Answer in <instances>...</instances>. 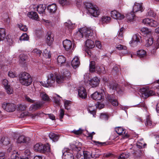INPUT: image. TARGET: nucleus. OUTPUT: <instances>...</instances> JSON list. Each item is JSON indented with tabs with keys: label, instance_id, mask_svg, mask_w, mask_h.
Returning <instances> with one entry per match:
<instances>
[{
	"label": "nucleus",
	"instance_id": "f257e3e1",
	"mask_svg": "<svg viewBox=\"0 0 159 159\" xmlns=\"http://www.w3.org/2000/svg\"><path fill=\"white\" fill-rule=\"evenodd\" d=\"M20 83L23 85L28 86L30 85L32 82V79L31 75L26 72H21L19 76Z\"/></svg>",
	"mask_w": 159,
	"mask_h": 159
},
{
	"label": "nucleus",
	"instance_id": "f03ea898",
	"mask_svg": "<svg viewBox=\"0 0 159 159\" xmlns=\"http://www.w3.org/2000/svg\"><path fill=\"white\" fill-rule=\"evenodd\" d=\"M84 5L86 9L91 15L97 17L100 14V11L96 6H93L92 3L88 2H85Z\"/></svg>",
	"mask_w": 159,
	"mask_h": 159
},
{
	"label": "nucleus",
	"instance_id": "7ed1b4c3",
	"mask_svg": "<svg viewBox=\"0 0 159 159\" xmlns=\"http://www.w3.org/2000/svg\"><path fill=\"white\" fill-rule=\"evenodd\" d=\"M79 34H81L82 38L84 36L90 39H91L93 35V30L89 28L85 27L80 29Z\"/></svg>",
	"mask_w": 159,
	"mask_h": 159
},
{
	"label": "nucleus",
	"instance_id": "20e7f679",
	"mask_svg": "<svg viewBox=\"0 0 159 159\" xmlns=\"http://www.w3.org/2000/svg\"><path fill=\"white\" fill-rule=\"evenodd\" d=\"M140 91L142 96L145 98H147L149 96L154 95L155 94L154 91L149 89L147 88H143L140 89Z\"/></svg>",
	"mask_w": 159,
	"mask_h": 159
},
{
	"label": "nucleus",
	"instance_id": "39448f33",
	"mask_svg": "<svg viewBox=\"0 0 159 159\" xmlns=\"http://www.w3.org/2000/svg\"><path fill=\"white\" fill-rule=\"evenodd\" d=\"M2 107L3 109L9 112L15 111L16 107L14 104L10 103H4L2 104Z\"/></svg>",
	"mask_w": 159,
	"mask_h": 159
},
{
	"label": "nucleus",
	"instance_id": "423d86ee",
	"mask_svg": "<svg viewBox=\"0 0 159 159\" xmlns=\"http://www.w3.org/2000/svg\"><path fill=\"white\" fill-rule=\"evenodd\" d=\"M48 78L47 80V84L45 85L42 84L43 83L42 82L41 84L43 86L46 87H48V86H52L55 81L56 76L52 74H50L48 76Z\"/></svg>",
	"mask_w": 159,
	"mask_h": 159
},
{
	"label": "nucleus",
	"instance_id": "0eeeda50",
	"mask_svg": "<svg viewBox=\"0 0 159 159\" xmlns=\"http://www.w3.org/2000/svg\"><path fill=\"white\" fill-rule=\"evenodd\" d=\"M115 129L116 132L119 135H122L124 139L128 138L129 136L126 129L121 127H116L115 128Z\"/></svg>",
	"mask_w": 159,
	"mask_h": 159
},
{
	"label": "nucleus",
	"instance_id": "6e6552de",
	"mask_svg": "<svg viewBox=\"0 0 159 159\" xmlns=\"http://www.w3.org/2000/svg\"><path fill=\"white\" fill-rule=\"evenodd\" d=\"M72 150L68 148H65L63 150L62 158L63 159H74Z\"/></svg>",
	"mask_w": 159,
	"mask_h": 159
},
{
	"label": "nucleus",
	"instance_id": "1a4fd4ad",
	"mask_svg": "<svg viewBox=\"0 0 159 159\" xmlns=\"http://www.w3.org/2000/svg\"><path fill=\"white\" fill-rule=\"evenodd\" d=\"M30 140V139L29 137L22 135L18 136L16 139V142L19 143H29Z\"/></svg>",
	"mask_w": 159,
	"mask_h": 159
},
{
	"label": "nucleus",
	"instance_id": "9d476101",
	"mask_svg": "<svg viewBox=\"0 0 159 159\" xmlns=\"http://www.w3.org/2000/svg\"><path fill=\"white\" fill-rule=\"evenodd\" d=\"M85 45L87 48V49L85 50L86 52L89 55L91 56V54L88 48H93L95 46L94 42L90 39H87L86 41Z\"/></svg>",
	"mask_w": 159,
	"mask_h": 159
},
{
	"label": "nucleus",
	"instance_id": "9b49d317",
	"mask_svg": "<svg viewBox=\"0 0 159 159\" xmlns=\"http://www.w3.org/2000/svg\"><path fill=\"white\" fill-rule=\"evenodd\" d=\"M116 98V97L114 94L108 95L107 96V99L108 100L112 105L114 106H116L118 105V103Z\"/></svg>",
	"mask_w": 159,
	"mask_h": 159
},
{
	"label": "nucleus",
	"instance_id": "f8f14e48",
	"mask_svg": "<svg viewBox=\"0 0 159 159\" xmlns=\"http://www.w3.org/2000/svg\"><path fill=\"white\" fill-rule=\"evenodd\" d=\"M78 95L80 97L85 99L87 97V93L85 88L83 87H79L78 89Z\"/></svg>",
	"mask_w": 159,
	"mask_h": 159
},
{
	"label": "nucleus",
	"instance_id": "ddd939ff",
	"mask_svg": "<svg viewBox=\"0 0 159 159\" xmlns=\"http://www.w3.org/2000/svg\"><path fill=\"white\" fill-rule=\"evenodd\" d=\"M100 80L97 77H93L89 81V83L92 87L98 86Z\"/></svg>",
	"mask_w": 159,
	"mask_h": 159
},
{
	"label": "nucleus",
	"instance_id": "4468645a",
	"mask_svg": "<svg viewBox=\"0 0 159 159\" xmlns=\"http://www.w3.org/2000/svg\"><path fill=\"white\" fill-rule=\"evenodd\" d=\"M51 152V145L47 143L44 144H43V147L42 148V151L41 153L48 155Z\"/></svg>",
	"mask_w": 159,
	"mask_h": 159
},
{
	"label": "nucleus",
	"instance_id": "2eb2a0df",
	"mask_svg": "<svg viewBox=\"0 0 159 159\" xmlns=\"http://www.w3.org/2000/svg\"><path fill=\"white\" fill-rule=\"evenodd\" d=\"M111 17L113 18L121 20L124 18V16L121 14L116 10H113L111 12Z\"/></svg>",
	"mask_w": 159,
	"mask_h": 159
},
{
	"label": "nucleus",
	"instance_id": "dca6fc26",
	"mask_svg": "<svg viewBox=\"0 0 159 159\" xmlns=\"http://www.w3.org/2000/svg\"><path fill=\"white\" fill-rule=\"evenodd\" d=\"M102 94L97 91L91 94V98L95 100H101L104 97L102 96Z\"/></svg>",
	"mask_w": 159,
	"mask_h": 159
},
{
	"label": "nucleus",
	"instance_id": "f3484780",
	"mask_svg": "<svg viewBox=\"0 0 159 159\" xmlns=\"http://www.w3.org/2000/svg\"><path fill=\"white\" fill-rule=\"evenodd\" d=\"M143 10L142 6V3H139L135 2L134 5L133 12L135 13L140 11L142 12Z\"/></svg>",
	"mask_w": 159,
	"mask_h": 159
},
{
	"label": "nucleus",
	"instance_id": "a211bd4d",
	"mask_svg": "<svg viewBox=\"0 0 159 159\" xmlns=\"http://www.w3.org/2000/svg\"><path fill=\"white\" fill-rule=\"evenodd\" d=\"M46 7L45 4H40L36 7V11L40 14H44Z\"/></svg>",
	"mask_w": 159,
	"mask_h": 159
},
{
	"label": "nucleus",
	"instance_id": "6ab92c4d",
	"mask_svg": "<svg viewBox=\"0 0 159 159\" xmlns=\"http://www.w3.org/2000/svg\"><path fill=\"white\" fill-rule=\"evenodd\" d=\"M141 33L145 37H150L152 34L151 31L146 27L142 28L140 30Z\"/></svg>",
	"mask_w": 159,
	"mask_h": 159
},
{
	"label": "nucleus",
	"instance_id": "aec40b11",
	"mask_svg": "<svg viewBox=\"0 0 159 159\" xmlns=\"http://www.w3.org/2000/svg\"><path fill=\"white\" fill-rule=\"evenodd\" d=\"M27 16L29 18L36 21L39 20V18L37 13L34 11H31L29 12L27 14Z\"/></svg>",
	"mask_w": 159,
	"mask_h": 159
},
{
	"label": "nucleus",
	"instance_id": "412c9836",
	"mask_svg": "<svg viewBox=\"0 0 159 159\" xmlns=\"http://www.w3.org/2000/svg\"><path fill=\"white\" fill-rule=\"evenodd\" d=\"M116 48L119 50H123V52H122V53L123 54H126L128 53V51L126 46L120 44H117L116 45Z\"/></svg>",
	"mask_w": 159,
	"mask_h": 159
},
{
	"label": "nucleus",
	"instance_id": "4be33fe9",
	"mask_svg": "<svg viewBox=\"0 0 159 159\" xmlns=\"http://www.w3.org/2000/svg\"><path fill=\"white\" fill-rule=\"evenodd\" d=\"M54 35L53 34L48 33L46 39V42L48 45H51L54 41Z\"/></svg>",
	"mask_w": 159,
	"mask_h": 159
},
{
	"label": "nucleus",
	"instance_id": "5701e85b",
	"mask_svg": "<svg viewBox=\"0 0 159 159\" xmlns=\"http://www.w3.org/2000/svg\"><path fill=\"white\" fill-rule=\"evenodd\" d=\"M63 45L65 50L66 51L69 50L72 47L71 42L67 39H66L63 41Z\"/></svg>",
	"mask_w": 159,
	"mask_h": 159
},
{
	"label": "nucleus",
	"instance_id": "b1692460",
	"mask_svg": "<svg viewBox=\"0 0 159 159\" xmlns=\"http://www.w3.org/2000/svg\"><path fill=\"white\" fill-rule=\"evenodd\" d=\"M71 64L74 68H76L80 65V61L78 57H75L72 60Z\"/></svg>",
	"mask_w": 159,
	"mask_h": 159
},
{
	"label": "nucleus",
	"instance_id": "393cba45",
	"mask_svg": "<svg viewBox=\"0 0 159 159\" xmlns=\"http://www.w3.org/2000/svg\"><path fill=\"white\" fill-rule=\"evenodd\" d=\"M134 12L133 11L128 13L126 15V18L128 21L130 22H133L136 20V17L134 14Z\"/></svg>",
	"mask_w": 159,
	"mask_h": 159
},
{
	"label": "nucleus",
	"instance_id": "a878e982",
	"mask_svg": "<svg viewBox=\"0 0 159 159\" xmlns=\"http://www.w3.org/2000/svg\"><path fill=\"white\" fill-rule=\"evenodd\" d=\"M49 137L54 142L58 141L59 138V136L58 135L53 132H51L49 133Z\"/></svg>",
	"mask_w": 159,
	"mask_h": 159
},
{
	"label": "nucleus",
	"instance_id": "bb28decb",
	"mask_svg": "<svg viewBox=\"0 0 159 159\" xmlns=\"http://www.w3.org/2000/svg\"><path fill=\"white\" fill-rule=\"evenodd\" d=\"M47 9L50 13H55L57 9V7L55 4L53 3L49 5L47 7Z\"/></svg>",
	"mask_w": 159,
	"mask_h": 159
},
{
	"label": "nucleus",
	"instance_id": "cd10ccee",
	"mask_svg": "<svg viewBox=\"0 0 159 159\" xmlns=\"http://www.w3.org/2000/svg\"><path fill=\"white\" fill-rule=\"evenodd\" d=\"M111 20L110 17L107 16H104L102 17L100 22L102 24H107L109 23Z\"/></svg>",
	"mask_w": 159,
	"mask_h": 159
},
{
	"label": "nucleus",
	"instance_id": "c85d7f7f",
	"mask_svg": "<svg viewBox=\"0 0 159 159\" xmlns=\"http://www.w3.org/2000/svg\"><path fill=\"white\" fill-rule=\"evenodd\" d=\"M43 144L41 143H38L35 144L34 147V150L36 152L41 153Z\"/></svg>",
	"mask_w": 159,
	"mask_h": 159
},
{
	"label": "nucleus",
	"instance_id": "c756f323",
	"mask_svg": "<svg viewBox=\"0 0 159 159\" xmlns=\"http://www.w3.org/2000/svg\"><path fill=\"white\" fill-rule=\"evenodd\" d=\"M0 143L3 145H7L10 143L9 139L7 137H2L0 140Z\"/></svg>",
	"mask_w": 159,
	"mask_h": 159
},
{
	"label": "nucleus",
	"instance_id": "7c9ffc66",
	"mask_svg": "<svg viewBox=\"0 0 159 159\" xmlns=\"http://www.w3.org/2000/svg\"><path fill=\"white\" fill-rule=\"evenodd\" d=\"M129 153L127 152H123L118 156V159H125L128 158L129 156Z\"/></svg>",
	"mask_w": 159,
	"mask_h": 159
},
{
	"label": "nucleus",
	"instance_id": "2f4dec72",
	"mask_svg": "<svg viewBox=\"0 0 159 159\" xmlns=\"http://www.w3.org/2000/svg\"><path fill=\"white\" fill-rule=\"evenodd\" d=\"M57 61L58 64L61 66L66 62V58L63 56H59L57 58Z\"/></svg>",
	"mask_w": 159,
	"mask_h": 159
},
{
	"label": "nucleus",
	"instance_id": "473e14b6",
	"mask_svg": "<svg viewBox=\"0 0 159 159\" xmlns=\"http://www.w3.org/2000/svg\"><path fill=\"white\" fill-rule=\"evenodd\" d=\"M62 76L65 80H69L71 78V74L68 70H66L64 72Z\"/></svg>",
	"mask_w": 159,
	"mask_h": 159
},
{
	"label": "nucleus",
	"instance_id": "72a5a7b5",
	"mask_svg": "<svg viewBox=\"0 0 159 159\" xmlns=\"http://www.w3.org/2000/svg\"><path fill=\"white\" fill-rule=\"evenodd\" d=\"M42 106V104L41 103L36 102L32 105L30 107V109L31 110H36Z\"/></svg>",
	"mask_w": 159,
	"mask_h": 159
},
{
	"label": "nucleus",
	"instance_id": "f704fd0d",
	"mask_svg": "<svg viewBox=\"0 0 159 159\" xmlns=\"http://www.w3.org/2000/svg\"><path fill=\"white\" fill-rule=\"evenodd\" d=\"M40 96L43 101H50V98L48 97V95L44 92H41L40 94Z\"/></svg>",
	"mask_w": 159,
	"mask_h": 159
},
{
	"label": "nucleus",
	"instance_id": "c9c22d12",
	"mask_svg": "<svg viewBox=\"0 0 159 159\" xmlns=\"http://www.w3.org/2000/svg\"><path fill=\"white\" fill-rule=\"evenodd\" d=\"M137 53L138 57L140 58L145 57L146 55V52L143 50H139L137 52Z\"/></svg>",
	"mask_w": 159,
	"mask_h": 159
},
{
	"label": "nucleus",
	"instance_id": "e433bc0d",
	"mask_svg": "<svg viewBox=\"0 0 159 159\" xmlns=\"http://www.w3.org/2000/svg\"><path fill=\"white\" fill-rule=\"evenodd\" d=\"M146 122L145 123V125L148 127H151L152 125V122L150 115H148L146 116Z\"/></svg>",
	"mask_w": 159,
	"mask_h": 159
},
{
	"label": "nucleus",
	"instance_id": "4c0bfd02",
	"mask_svg": "<svg viewBox=\"0 0 159 159\" xmlns=\"http://www.w3.org/2000/svg\"><path fill=\"white\" fill-rule=\"evenodd\" d=\"M56 82L58 84H61L63 83L65 80L62 76L57 75L56 76Z\"/></svg>",
	"mask_w": 159,
	"mask_h": 159
},
{
	"label": "nucleus",
	"instance_id": "58836bf2",
	"mask_svg": "<svg viewBox=\"0 0 159 159\" xmlns=\"http://www.w3.org/2000/svg\"><path fill=\"white\" fill-rule=\"evenodd\" d=\"M5 89L6 91L8 94L10 95L13 93V91L12 88L11 87L10 85L5 87Z\"/></svg>",
	"mask_w": 159,
	"mask_h": 159
},
{
	"label": "nucleus",
	"instance_id": "ea45409f",
	"mask_svg": "<svg viewBox=\"0 0 159 159\" xmlns=\"http://www.w3.org/2000/svg\"><path fill=\"white\" fill-rule=\"evenodd\" d=\"M95 62L92 61L90 62L89 64V70L91 72H94L95 69Z\"/></svg>",
	"mask_w": 159,
	"mask_h": 159
},
{
	"label": "nucleus",
	"instance_id": "a19ab883",
	"mask_svg": "<svg viewBox=\"0 0 159 159\" xmlns=\"http://www.w3.org/2000/svg\"><path fill=\"white\" fill-rule=\"evenodd\" d=\"M153 39L152 37H150L147 40L145 46L147 47H148L151 46L153 43Z\"/></svg>",
	"mask_w": 159,
	"mask_h": 159
},
{
	"label": "nucleus",
	"instance_id": "79ce46f5",
	"mask_svg": "<svg viewBox=\"0 0 159 159\" xmlns=\"http://www.w3.org/2000/svg\"><path fill=\"white\" fill-rule=\"evenodd\" d=\"M159 25V22L152 19H151L149 26L151 27H156Z\"/></svg>",
	"mask_w": 159,
	"mask_h": 159
},
{
	"label": "nucleus",
	"instance_id": "37998d69",
	"mask_svg": "<svg viewBox=\"0 0 159 159\" xmlns=\"http://www.w3.org/2000/svg\"><path fill=\"white\" fill-rule=\"evenodd\" d=\"M6 31L4 29L0 28V38L3 40L5 37Z\"/></svg>",
	"mask_w": 159,
	"mask_h": 159
},
{
	"label": "nucleus",
	"instance_id": "c03bdc74",
	"mask_svg": "<svg viewBox=\"0 0 159 159\" xmlns=\"http://www.w3.org/2000/svg\"><path fill=\"white\" fill-rule=\"evenodd\" d=\"M29 37L27 34H23L20 38V41H27L29 39Z\"/></svg>",
	"mask_w": 159,
	"mask_h": 159
},
{
	"label": "nucleus",
	"instance_id": "a18cd8bd",
	"mask_svg": "<svg viewBox=\"0 0 159 159\" xmlns=\"http://www.w3.org/2000/svg\"><path fill=\"white\" fill-rule=\"evenodd\" d=\"M43 54L46 58H50L51 57V54L50 53L49 51L47 49H45L43 51Z\"/></svg>",
	"mask_w": 159,
	"mask_h": 159
},
{
	"label": "nucleus",
	"instance_id": "49530a36",
	"mask_svg": "<svg viewBox=\"0 0 159 159\" xmlns=\"http://www.w3.org/2000/svg\"><path fill=\"white\" fill-rule=\"evenodd\" d=\"M146 145V144L145 143H143L140 142H138L137 143L136 147L137 148L139 149H142L145 148V146Z\"/></svg>",
	"mask_w": 159,
	"mask_h": 159
},
{
	"label": "nucleus",
	"instance_id": "de8ad7c7",
	"mask_svg": "<svg viewBox=\"0 0 159 159\" xmlns=\"http://www.w3.org/2000/svg\"><path fill=\"white\" fill-rule=\"evenodd\" d=\"M141 37L138 34H135L132 37L131 40L140 42Z\"/></svg>",
	"mask_w": 159,
	"mask_h": 159
},
{
	"label": "nucleus",
	"instance_id": "09e8293b",
	"mask_svg": "<svg viewBox=\"0 0 159 159\" xmlns=\"http://www.w3.org/2000/svg\"><path fill=\"white\" fill-rule=\"evenodd\" d=\"M94 143L95 145H98V146H104L108 145V143L107 142H101L99 141H94Z\"/></svg>",
	"mask_w": 159,
	"mask_h": 159
},
{
	"label": "nucleus",
	"instance_id": "8fccbe9b",
	"mask_svg": "<svg viewBox=\"0 0 159 159\" xmlns=\"http://www.w3.org/2000/svg\"><path fill=\"white\" fill-rule=\"evenodd\" d=\"M84 130L80 128L78 130H74L72 132L75 135H79L81 134L83 132Z\"/></svg>",
	"mask_w": 159,
	"mask_h": 159
},
{
	"label": "nucleus",
	"instance_id": "3c124183",
	"mask_svg": "<svg viewBox=\"0 0 159 159\" xmlns=\"http://www.w3.org/2000/svg\"><path fill=\"white\" fill-rule=\"evenodd\" d=\"M98 69V71L101 73H105V68L104 66L103 65H101L99 67L96 68Z\"/></svg>",
	"mask_w": 159,
	"mask_h": 159
},
{
	"label": "nucleus",
	"instance_id": "603ef678",
	"mask_svg": "<svg viewBox=\"0 0 159 159\" xmlns=\"http://www.w3.org/2000/svg\"><path fill=\"white\" fill-rule=\"evenodd\" d=\"M43 113V112H38L34 114H31L30 113H29L28 115L32 118L34 119L36 116H39L41 114Z\"/></svg>",
	"mask_w": 159,
	"mask_h": 159
},
{
	"label": "nucleus",
	"instance_id": "864d4df0",
	"mask_svg": "<svg viewBox=\"0 0 159 159\" xmlns=\"http://www.w3.org/2000/svg\"><path fill=\"white\" fill-rule=\"evenodd\" d=\"M151 19L148 18H146L143 20L142 22L145 25L149 26Z\"/></svg>",
	"mask_w": 159,
	"mask_h": 159
},
{
	"label": "nucleus",
	"instance_id": "5fc2aeb1",
	"mask_svg": "<svg viewBox=\"0 0 159 159\" xmlns=\"http://www.w3.org/2000/svg\"><path fill=\"white\" fill-rule=\"evenodd\" d=\"M18 27L22 31H26L28 29L26 25L20 24L18 25Z\"/></svg>",
	"mask_w": 159,
	"mask_h": 159
},
{
	"label": "nucleus",
	"instance_id": "6e6d98bb",
	"mask_svg": "<svg viewBox=\"0 0 159 159\" xmlns=\"http://www.w3.org/2000/svg\"><path fill=\"white\" fill-rule=\"evenodd\" d=\"M139 43H140V42L135 41H133V40H131L130 41L129 43L130 44L131 46L134 47L136 46Z\"/></svg>",
	"mask_w": 159,
	"mask_h": 159
},
{
	"label": "nucleus",
	"instance_id": "4d7b16f0",
	"mask_svg": "<svg viewBox=\"0 0 159 159\" xmlns=\"http://www.w3.org/2000/svg\"><path fill=\"white\" fill-rule=\"evenodd\" d=\"M17 108L19 110L22 111L25 110L26 108V106L25 105L19 104L18 105Z\"/></svg>",
	"mask_w": 159,
	"mask_h": 159
},
{
	"label": "nucleus",
	"instance_id": "13d9d810",
	"mask_svg": "<svg viewBox=\"0 0 159 159\" xmlns=\"http://www.w3.org/2000/svg\"><path fill=\"white\" fill-rule=\"evenodd\" d=\"M70 103V102L69 101H66L64 102V105L65 107V108L67 110H68L70 109L69 107V105Z\"/></svg>",
	"mask_w": 159,
	"mask_h": 159
},
{
	"label": "nucleus",
	"instance_id": "bf43d9fd",
	"mask_svg": "<svg viewBox=\"0 0 159 159\" xmlns=\"http://www.w3.org/2000/svg\"><path fill=\"white\" fill-rule=\"evenodd\" d=\"M20 60L22 61H25L27 59V56L24 54H21L20 56Z\"/></svg>",
	"mask_w": 159,
	"mask_h": 159
},
{
	"label": "nucleus",
	"instance_id": "052dcab7",
	"mask_svg": "<svg viewBox=\"0 0 159 159\" xmlns=\"http://www.w3.org/2000/svg\"><path fill=\"white\" fill-rule=\"evenodd\" d=\"M8 75L11 78H14L16 77V74L15 72L11 71H10L8 72Z\"/></svg>",
	"mask_w": 159,
	"mask_h": 159
},
{
	"label": "nucleus",
	"instance_id": "680f3d73",
	"mask_svg": "<svg viewBox=\"0 0 159 159\" xmlns=\"http://www.w3.org/2000/svg\"><path fill=\"white\" fill-rule=\"evenodd\" d=\"M148 14L149 16L154 17H155L156 15L154 11L151 10H150L148 12Z\"/></svg>",
	"mask_w": 159,
	"mask_h": 159
},
{
	"label": "nucleus",
	"instance_id": "e2e57ef3",
	"mask_svg": "<svg viewBox=\"0 0 159 159\" xmlns=\"http://www.w3.org/2000/svg\"><path fill=\"white\" fill-rule=\"evenodd\" d=\"M59 3L62 5H67L69 4V2L67 0H59Z\"/></svg>",
	"mask_w": 159,
	"mask_h": 159
},
{
	"label": "nucleus",
	"instance_id": "0e129e2a",
	"mask_svg": "<svg viewBox=\"0 0 159 159\" xmlns=\"http://www.w3.org/2000/svg\"><path fill=\"white\" fill-rule=\"evenodd\" d=\"M159 48V42L157 41L155 45V47H152V52H155L156 50H157Z\"/></svg>",
	"mask_w": 159,
	"mask_h": 159
},
{
	"label": "nucleus",
	"instance_id": "69168bd1",
	"mask_svg": "<svg viewBox=\"0 0 159 159\" xmlns=\"http://www.w3.org/2000/svg\"><path fill=\"white\" fill-rule=\"evenodd\" d=\"M64 115V110L61 109L60 110V113L59 114L60 118V119H62Z\"/></svg>",
	"mask_w": 159,
	"mask_h": 159
},
{
	"label": "nucleus",
	"instance_id": "338daca9",
	"mask_svg": "<svg viewBox=\"0 0 159 159\" xmlns=\"http://www.w3.org/2000/svg\"><path fill=\"white\" fill-rule=\"evenodd\" d=\"M120 69L116 66H114L112 69V72L117 73L119 71Z\"/></svg>",
	"mask_w": 159,
	"mask_h": 159
},
{
	"label": "nucleus",
	"instance_id": "774afa93",
	"mask_svg": "<svg viewBox=\"0 0 159 159\" xmlns=\"http://www.w3.org/2000/svg\"><path fill=\"white\" fill-rule=\"evenodd\" d=\"M33 52L38 54L39 56H40L42 53V51H41L39 50L37 48L34 49L33 50Z\"/></svg>",
	"mask_w": 159,
	"mask_h": 159
}]
</instances>
